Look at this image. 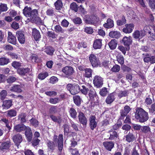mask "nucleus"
I'll return each instance as SVG.
<instances>
[{"label":"nucleus","instance_id":"680f3d73","mask_svg":"<svg viewBox=\"0 0 155 155\" xmlns=\"http://www.w3.org/2000/svg\"><path fill=\"white\" fill-rule=\"evenodd\" d=\"M108 91L107 89L105 87L102 88L100 91V94L102 96H105L107 93Z\"/></svg>","mask_w":155,"mask_h":155},{"label":"nucleus","instance_id":"c9c22d12","mask_svg":"<svg viewBox=\"0 0 155 155\" xmlns=\"http://www.w3.org/2000/svg\"><path fill=\"white\" fill-rule=\"evenodd\" d=\"M92 70L90 68H86L84 69V75L85 77L89 78L91 77Z\"/></svg>","mask_w":155,"mask_h":155},{"label":"nucleus","instance_id":"4c0bfd02","mask_svg":"<svg viewBox=\"0 0 155 155\" xmlns=\"http://www.w3.org/2000/svg\"><path fill=\"white\" fill-rule=\"evenodd\" d=\"M69 113L71 116L74 119L76 117L77 113L76 110L73 108H71L69 110Z\"/></svg>","mask_w":155,"mask_h":155},{"label":"nucleus","instance_id":"4be33fe9","mask_svg":"<svg viewBox=\"0 0 155 155\" xmlns=\"http://www.w3.org/2000/svg\"><path fill=\"white\" fill-rule=\"evenodd\" d=\"M25 134L28 139V141H30L32 137V134L30 128L26 126Z\"/></svg>","mask_w":155,"mask_h":155},{"label":"nucleus","instance_id":"a211bd4d","mask_svg":"<svg viewBox=\"0 0 155 155\" xmlns=\"http://www.w3.org/2000/svg\"><path fill=\"white\" fill-rule=\"evenodd\" d=\"M11 144L10 140L3 142L0 145V148L4 151L9 149Z\"/></svg>","mask_w":155,"mask_h":155},{"label":"nucleus","instance_id":"79ce46f5","mask_svg":"<svg viewBox=\"0 0 155 155\" xmlns=\"http://www.w3.org/2000/svg\"><path fill=\"white\" fill-rule=\"evenodd\" d=\"M7 95V91L5 90H2L0 92V99L2 101H3L6 98Z\"/></svg>","mask_w":155,"mask_h":155},{"label":"nucleus","instance_id":"72a5a7b5","mask_svg":"<svg viewBox=\"0 0 155 155\" xmlns=\"http://www.w3.org/2000/svg\"><path fill=\"white\" fill-rule=\"evenodd\" d=\"M29 69L28 68H20L17 70V72L20 75H24L28 72Z\"/></svg>","mask_w":155,"mask_h":155},{"label":"nucleus","instance_id":"bb28decb","mask_svg":"<svg viewBox=\"0 0 155 155\" xmlns=\"http://www.w3.org/2000/svg\"><path fill=\"white\" fill-rule=\"evenodd\" d=\"M30 14V16L29 17L33 21L35 20L38 17V12L37 9L31 10Z\"/></svg>","mask_w":155,"mask_h":155},{"label":"nucleus","instance_id":"69168bd1","mask_svg":"<svg viewBox=\"0 0 155 155\" xmlns=\"http://www.w3.org/2000/svg\"><path fill=\"white\" fill-rule=\"evenodd\" d=\"M73 21L75 24L80 25L82 23L81 19L78 17L74 18Z\"/></svg>","mask_w":155,"mask_h":155},{"label":"nucleus","instance_id":"20e7f679","mask_svg":"<svg viewBox=\"0 0 155 155\" xmlns=\"http://www.w3.org/2000/svg\"><path fill=\"white\" fill-rule=\"evenodd\" d=\"M58 137L56 135H54V141L55 143H58V149L59 151L62 150L63 147V135L62 134H60L58 139Z\"/></svg>","mask_w":155,"mask_h":155},{"label":"nucleus","instance_id":"13d9d810","mask_svg":"<svg viewBox=\"0 0 155 155\" xmlns=\"http://www.w3.org/2000/svg\"><path fill=\"white\" fill-rule=\"evenodd\" d=\"M17 79L16 77L13 76H10L8 77L6 81L8 83H12L14 82Z\"/></svg>","mask_w":155,"mask_h":155},{"label":"nucleus","instance_id":"f03ea898","mask_svg":"<svg viewBox=\"0 0 155 155\" xmlns=\"http://www.w3.org/2000/svg\"><path fill=\"white\" fill-rule=\"evenodd\" d=\"M83 20L87 24L95 25L98 22L99 19L97 16L94 15H87L84 16Z\"/></svg>","mask_w":155,"mask_h":155},{"label":"nucleus","instance_id":"c85d7f7f","mask_svg":"<svg viewBox=\"0 0 155 155\" xmlns=\"http://www.w3.org/2000/svg\"><path fill=\"white\" fill-rule=\"evenodd\" d=\"M110 48L112 50L114 49L117 45V42L115 39H113L109 42L108 44Z\"/></svg>","mask_w":155,"mask_h":155},{"label":"nucleus","instance_id":"09e8293b","mask_svg":"<svg viewBox=\"0 0 155 155\" xmlns=\"http://www.w3.org/2000/svg\"><path fill=\"white\" fill-rule=\"evenodd\" d=\"M26 115L25 113H21L18 116V119L21 120V123H25L26 122L25 117Z\"/></svg>","mask_w":155,"mask_h":155},{"label":"nucleus","instance_id":"a878e982","mask_svg":"<svg viewBox=\"0 0 155 155\" xmlns=\"http://www.w3.org/2000/svg\"><path fill=\"white\" fill-rule=\"evenodd\" d=\"M108 132L110 134V136L109 139L110 140H116L118 137L117 133L115 131L111 130Z\"/></svg>","mask_w":155,"mask_h":155},{"label":"nucleus","instance_id":"774afa93","mask_svg":"<svg viewBox=\"0 0 155 155\" xmlns=\"http://www.w3.org/2000/svg\"><path fill=\"white\" fill-rule=\"evenodd\" d=\"M30 123L34 126L37 127L38 124V121L35 119L32 118L30 120Z\"/></svg>","mask_w":155,"mask_h":155},{"label":"nucleus","instance_id":"3c124183","mask_svg":"<svg viewBox=\"0 0 155 155\" xmlns=\"http://www.w3.org/2000/svg\"><path fill=\"white\" fill-rule=\"evenodd\" d=\"M74 103L77 105H80L81 104V99L80 96H75L73 97Z\"/></svg>","mask_w":155,"mask_h":155},{"label":"nucleus","instance_id":"ddd939ff","mask_svg":"<svg viewBox=\"0 0 155 155\" xmlns=\"http://www.w3.org/2000/svg\"><path fill=\"white\" fill-rule=\"evenodd\" d=\"M145 35V33L143 30L140 31L136 30L133 33V37L135 39L141 38Z\"/></svg>","mask_w":155,"mask_h":155},{"label":"nucleus","instance_id":"473e14b6","mask_svg":"<svg viewBox=\"0 0 155 155\" xmlns=\"http://www.w3.org/2000/svg\"><path fill=\"white\" fill-rule=\"evenodd\" d=\"M109 36L111 38H118L120 35V33L117 31H110L109 34Z\"/></svg>","mask_w":155,"mask_h":155},{"label":"nucleus","instance_id":"f3484780","mask_svg":"<svg viewBox=\"0 0 155 155\" xmlns=\"http://www.w3.org/2000/svg\"><path fill=\"white\" fill-rule=\"evenodd\" d=\"M8 41L9 43L13 45H15L17 42L15 37L12 32L9 31L8 32Z\"/></svg>","mask_w":155,"mask_h":155},{"label":"nucleus","instance_id":"ea45409f","mask_svg":"<svg viewBox=\"0 0 155 155\" xmlns=\"http://www.w3.org/2000/svg\"><path fill=\"white\" fill-rule=\"evenodd\" d=\"M56 9L60 10L62 8L63 4L61 0H58L54 3Z\"/></svg>","mask_w":155,"mask_h":155},{"label":"nucleus","instance_id":"393cba45","mask_svg":"<svg viewBox=\"0 0 155 155\" xmlns=\"http://www.w3.org/2000/svg\"><path fill=\"white\" fill-rule=\"evenodd\" d=\"M115 99L114 94L113 93L110 94L107 97L106 99V102L108 104L112 103Z\"/></svg>","mask_w":155,"mask_h":155},{"label":"nucleus","instance_id":"c756f323","mask_svg":"<svg viewBox=\"0 0 155 155\" xmlns=\"http://www.w3.org/2000/svg\"><path fill=\"white\" fill-rule=\"evenodd\" d=\"M89 86H90V84H88L86 86L82 85L80 88V91L81 93L84 94L86 95L87 94L88 91L89 90Z\"/></svg>","mask_w":155,"mask_h":155},{"label":"nucleus","instance_id":"4d7b16f0","mask_svg":"<svg viewBox=\"0 0 155 155\" xmlns=\"http://www.w3.org/2000/svg\"><path fill=\"white\" fill-rule=\"evenodd\" d=\"M70 8L72 10L77 12L78 10V5L75 2H73L71 3L70 5Z\"/></svg>","mask_w":155,"mask_h":155},{"label":"nucleus","instance_id":"f8f14e48","mask_svg":"<svg viewBox=\"0 0 155 155\" xmlns=\"http://www.w3.org/2000/svg\"><path fill=\"white\" fill-rule=\"evenodd\" d=\"M125 28L123 29V31L125 33H130L133 31L134 28V25L133 24H126L125 25Z\"/></svg>","mask_w":155,"mask_h":155},{"label":"nucleus","instance_id":"aec40b11","mask_svg":"<svg viewBox=\"0 0 155 155\" xmlns=\"http://www.w3.org/2000/svg\"><path fill=\"white\" fill-rule=\"evenodd\" d=\"M21 88L22 86L21 85H15L11 88L10 91L19 93H21L22 91L21 89Z\"/></svg>","mask_w":155,"mask_h":155},{"label":"nucleus","instance_id":"0eeeda50","mask_svg":"<svg viewBox=\"0 0 155 155\" xmlns=\"http://www.w3.org/2000/svg\"><path fill=\"white\" fill-rule=\"evenodd\" d=\"M62 71L67 77L71 76L74 72L73 68L70 66H67L63 68Z\"/></svg>","mask_w":155,"mask_h":155},{"label":"nucleus","instance_id":"cd10ccee","mask_svg":"<svg viewBox=\"0 0 155 155\" xmlns=\"http://www.w3.org/2000/svg\"><path fill=\"white\" fill-rule=\"evenodd\" d=\"M101 41V39H96L93 44L94 48L95 49L100 48L102 46Z\"/></svg>","mask_w":155,"mask_h":155},{"label":"nucleus","instance_id":"8fccbe9b","mask_svg":"<svg viewBox=\"0 0 155 155\" xmlns=\"http://www.w3.org/2000/svg\"><path fill=\"white\" fill-rule=\"evenodd\" d=\"M8 54L13 59H17L19 58L18 54L15 53L8 52Z\"/></svg>","mask_w":155,"mask_h":155},{"label":"nucleus","instance_id":"2f4dec72","mask_svg":"<svg viewBox=\"0 0 155 155\" xmlns=\"http://www.w3.org/2000/svg\"><path fill=\"white\" fill-rule=\"evenodd\" d=\"M31 8L30 7H28V6L25 7L23 10V13L24 15L26 17L30 16Z\"/></svg>","mask_w":155,"mask_h":155},{"label":"nucleus","instance_id":"052dcab7","mask_svg":"<svg viewBox=\"0 0 155 155\" xmlns=\"http://www.w3.org/2000/svg\"><path fill=\"white\" fill-rule=\"evenodd\" d=\"M48 76L47 72H45L43 73L40 74L38 76V78L41 80H43Z\"/></svg>","mask_w":155,"mask_h":155},{"label":"nucleus","instance_id":"423d86ee","mask_svg":"<svg viewBox=\"0 0 155 155\" xmlns=\"http://www.w3.org/2000/svg\"><path fill=\"white\" fill-rule=\"evenodd\" d=\"M93 83L97 87H100L103 84V80L101 77L98 75L95 76L94 78Z\"/></svg>","mask_w":155,"mask_h":155},{"label":"nucleus","instance_id":"9d476101","mask_svg":"<svg viewBox=\"0 0 155 155\" xmlns=\"http://www.w3.org/2000/svg\"><path fill=\"white\" fill-rule=\"evenodd\" d=\"M78 117L80 123L83 125L86 126L87 125V119L83 113L81 112H79Z\"/></svg>","mask_w":155,"mask_h":155},{"label":"nucleus","instance_id":"f704fd0d","mask_svg":"<svg viewBox=\"0 0 155 155\" xmlns=\"http://www.w3.org/2000/svg\"><path fill=\"white\" fill-rule=\"evenodd\" d=\"M128 94V91L126 90L120 91L118 92L117 95L118 97L121 98L123 97L127 96Z\"/></svg>","mask_w":155,"mask_h":155},{"label":"nucleus","instance_id":"6ab92c4d","mask_svg":"<svg viewBox=\"0 0 155 155\" xmlns=\"http://www.w3.org/2000/svg\"><path fill=\"white\" fill-rule=\"evenodd\" d=\"M32 35L35 40L37 41L41 38L40 33L39 31L36 28H33L32 30Z\"/></svg>","mask_w":155,"mask_h":155},{"label":"nucleus","instance_id":"4468645a","mask_svg":"<svg viewBox=\"0 0 155 155\" xmlns=\"http://www.w3.org/2000/svg\"><path fill=\"white\" fill-rule=\"evenodd\" d=\"M12 100H6L3 101V104L0 108L3 109H8L12 105Z\"/></svg>","mask_w":155,"mask_h":155},{"label":"nucleus","instance_id":"603ef678","mask_svg":"<svg viewBox=\"0 0 155 155\" xmlns=\"http://www.w3.org/2000/svg\"><path fill=\"white\" fill-rule=\"evenodd\" d=\"M8 7L6 4L1 3L0 5V11L2 12H6L8 10Z\"/></svg>","mask_w":155,"mask_h":155},{"label":"nucleus","instance_id":"864d4df0","mask_svg":"<svg viewBox=\"0 0 155 155\" xmlns=\"http://www.w3.org/2000/svg\"><path fill=\"white\" fill-rule=\"evenodd\" d=\"M54 9L52 8H49L46 11V14L49 16H53L54 15Z\"/></svg>","mask_w":155,"mask_h":155},{"label":"nucleus","instance_id":"e433bc0d","mask_svg":"<svg viewBox=\"0 0 155 155\" xmlns=\"http://www.w3.org/2000/svg\"><path fill=\"white\" fill-rule=\"evenodd\" d=\"M7 116L8 117H12L16 116L17 112L16 110L11 109L7 111Z\"/></svg>","mask_w":155,"mask_h":155},{"label":"nucleus","instance_id":"dca6fc26","mask_svg":"<svg viewBox=\"0 0 155 155\" xmlns=\"http://www.w3.org/2000/svg\"><path fill=\"white\" fill-rule=\"evenodd\" d=\"M26 126L23 124H18L14 127V130L17 132H21L25 130Z\"/></svg>","mask_w":155,"mask_h":155},{"label":"nucleus","instance_id":"0e129e2a","mask_svg":"<svg viewBox=\"0 0 155 155\" xmlns=\"http://www.w3.org/2000/svg\"><path fill=\"white\" fill-rule=\"evenodd\" d=\"M84 31L87 34H91L93 33V30L91 27H86L84 29Z\"/></svg>","mask_w":155,"mask_h":155},{"label":"nucleus","instance_id":"58836bf2","mask_svg":"<svg viewBox=\"0 0 155 155\" xmlns=\"http://www.w3.org/2000/svg\"><path fill=\"white\" fill-rule=\"evenodd\" d=\"M9 62V60L8 58L4 57L0 58V65H4L7 64Z\"/></svg>","mask_w":155,"mask_h":155},{"label":"nucleus","instance_id":"7c9ffc66","mask_svg":"<svg viewBox=\"0 0 155 155\" xmlns=\"http://www.w3.org/2000/svg\"><path fill=\"white\" fill-rule=\"evenodd\" d=\"M132 40L131 37H127L125 36L123 39V42L124 45H125L129 46L131 44Z\"/></svg>","mask_w":155,"mask_h":155},{"label":"nucleus","instance_id":"412c9836","mask_svg":"<svg viewBox=\"0 0 155 155\" xmlns=\"http://www.w3.org/2000/svg\"><path fill=\"white\" fill-rule=\"evenodd\" d=\"M103 145L105 148L109 151H111L114 147V143L111 141L104 142Z\"/></svg>","mask_w":155,"mask_h":155},{"label":"nucleus","instance_id":"de8ad7c7","mask_svg":"<svg viewBox=\"0 0 155 155\" xmlns=\"http://www.w3.org/2000/svg\"><path fill=\"white\" fill-rule=\"evenodd\" d=\"M50 117L51 120L55 122L60 123L61 122V119L59 117H56L52 115H50Z\"/></svg>","mask_w":155,"mask_h":155},{"label":"nucleus","instance_id":"b1692460","mask_svg":"<svg viewBox=\"0 0 155 155\" xmlns=\"http://www.w3.org/2000/svg\"><path fill=\"white\" fill-rule=\"evenodd\" d=\"M114 26L113 21L109 18L107 21V22L104 24V26L106 28H109L113 27Z\"/></svg>","mask_w":155,"mask_h":155},{"label":"nucleus","instance_id":"5701e85b","mask_svg":"<svg viewBox=\"0 0 155 155\" xmlns=\"http://www.w3.org/2000/svg\"><path fill=\"white\" fill-rule=\"evenodd\" d=\"M89 90L88 91V94L90 98L91 99L96 98L97 95L96 92L94 89L91 85L89 86Z\"/></svg>","mask_w":155,"mask_h":155},{"label":"nucleus","instance_id":"2eb2a0df","mask_svg":"<svg viewBox=\"0 0 155 155\" xmlns=\"http://www.w3.org/2000/svg\"><path fill=\"white\" fill-rule=\"evenodd\" d=\"M130 110L131 109L128 106H125L124 109L121 110H120L121 118L122 119L126 116Z\"/></svg>","mask_w":155,"mask_h":155},{"label":"nucleus","instance_id":"bf43d9fd","mask_svg":"<svg viewBox=\"0 0 155 155\" xmlns=\"http://www.w3.org/2000/svg\"><path fill=\"white\" fill-rule=\"evenodd\" d=\"M148 2L149 5L152 9L155 8V0H147Z\"/></svg>","mask_w":155,"mask_h":155},{"label":"nucleus","instance_id":"f257e3e1","mask_svg":"<svg viewBox=\"0 0 155 155\" xmlns=\"http://www.w3.org/2000/svg\"><path fill=\"white\" fill-rule=\"evenodd\" d=\"M135 117L141 123L146 121L149 118L148 113L141 108L136 109Z\"/></svg>","mask_w":155,"mask_h":155},{"label":"nucleus","instance_id":"6e6552de","mask_svg":"<svg viewBox=\"0 0 155 155\" xmlns=\"http://www.w3.org/2000/svg\"><path fill=\"white\" fill-rule=\"evenodd\" d=\"M89 125L91 129L93 130L95 128L97 124L96 117L94 115H91L89 119Z\"/></svg>","mask_w":155,"mask_h":155},{"label":"nucleus","instance_id":"e2e57ef3","mask_svg":"<svg viewBox=\"0 0 155 155\" xmlns=\"http://www.w3.org/2000/svg\"><path fill=\"white\" fill-rule=\"evenodd\" d=\"M57 112V107L54 106H51L49 110L50 114H54Z\"/></svg>","mask_w":155,"mask_h":155},{"label":"nucleus","instance_id":"a19ab883","mask_svg":"<svg viewBox=\"0 0 155 155\" xmlns=\"http://www.w3.org/2000/svg\"><path fill=\"white\" fill-rule=\"evenodd\" d=\"M54 48L51 47H49L45 48L44 50V51L47 54L52 55L54 52Z\"/></svg>","mask_w":155,"mask_h":155},{"label":"nucleus","instance_id":"39448f33","mask_svg":"<svg viewBox=\"0 0 155 155\" xmlns=\"http://www.w3.org/2000/svg\"><path fill=\"white\" fill-rule=\"evenodd\" d=\"M90 61L93 67H96L99 65L100 63L97 56L93 54H91L89 57Z\"/></svg>","mask_w":155,"mask_h":155},{"label":"nucleus","instance_id":"6e6d98bb","mask_svg":"<svg viewBox=\"0 0 155 155\" xmlns=\"http://www.w3.org/2000/svg\"><path fill=\"white\" fill-rule=\"evenodd\" d=\"M120 66L117 64H115L112 68L111 71L114 72H117L120 71Z\"/></svg>","mask_w":155,"mask_h":155},{"label":"nucleus","instance_id":"37998d69","mask_svg":"<svg viewBox=\"0 0 155 155\" xmlns=\"http://www.w3.org/2000/svg\"><path fill=\"white\" fill-rule=\"evenodd\" d=\"M126 140L128 142H130L133 141L134 138V137L133 134L130 133H129L126 137Z\"/></svg>","mask_w":155,"mask_h":155},{"label":"nucleus","instance_id":"1a4fd4ad","mask_svg":"<svg viewBox=\"0 0 155 155\" xmlns=\"http://www.w3.org/2000/svg\"><path fill=\"white\" fill-rule=\"evenodd\" d=\"M12 139L15 145L18 147L22 140V137L21 134H17L13 137Z\"/></svg>","mask_w":155,"mask_h":155},{"label":"nucleus","instance_id":"a18cd8bd","mask_svg":"<svg viewBox=\"0 0 155 155\" xmlns=\"http://www.w3.org/2000/svg\"><path fill=\"white\" fill-rule=\"evenodd\" d=\"M142 131L145 134H149L151 132L150 128L148 126H143L141 127Z\"/></svg>","mask_w":155,"mask_h":155},{"label":"nucleus","instance_id":"7ed1b4c3","mask_svg":"<svg viewBox=\"0 0 155 155\" xmlns=\"http://www.w3.org/2000/svg\"><path fill=\"white\" fill-rule=\"evenodd\" d=\"M67 90L69 91L70 93L72 95L78 94L80 91V88L78 84H68L67 86Z\"/></svg>","mask_w":155,"mask_h":155},{"label":"nucleus","instance_id":"49530a36","mask_svg":"<svg viewBox=\"0 0 155 155\" xmlns=\"http://www.w3.org/2000/svg\"><path fill=\"white\" fill-rule=\"evenodd\" d=\"M126 20L125 17L123 16L121 19H119L117 21V24L118 25L121 26L126 23Z\"/></svg>","mask_w":155,"mask_h":155},{"label":"nucleus","instance_id":"5fc2aeb1","mask_svg":"<svg viewBox=\"0 0 155 155\" xmlns=\"http://www.w3.org/2000/svg\"><path fill=\"white\" fill-rule=\"evenodd\" d=\"M152 27L150 26H145L143 28V31L145 33V34L146 33H148L149 34H150L151 33V28Z\"/></svg>","mask_w":155,"mask_h":155},{"label":"nucleus","instance_id":"c03bdc74","mask_svg":"<svg viewBox=\"0 0 155 155\" xmlns=\"http://www.w3.org/2000/svg\"><path fill=\"white\" fill-rule=\"evenodd\" d=\"M54 31L57 33H63L64 31L61 27L59 25H56L54 27Z\"/></svg>","mask_w":155,"mask_h":155},{"label":"nucleus","instance_id":"338daca9","mask_svg":"<svg viewBox=\"0 0 155 155\" xmlns=\"http://www.w3.org/2000/svg\"><path fill=\"white\" fill-rule=\"evenodd\" d=\"M60 101V99L58 98H51L49 100V102L52 104H56Z\"/></svg>","mask_w":155,"mask_h":155},{"label":"nucleus","instance_id":"9b49d317","mask_svg":"<svg viewBox=\"0 0 155 155\" xmlns=\"http://www.w3.org/2000/svg\"><path fill=\"white\" fill-rule=\"evenodd\" d=\"M16 35L19 43L21 44H24L25 42V38L23 32L18 31L16 33Z\"/></svg>","mask_w":155,"mask_h":155}]
</instances>
